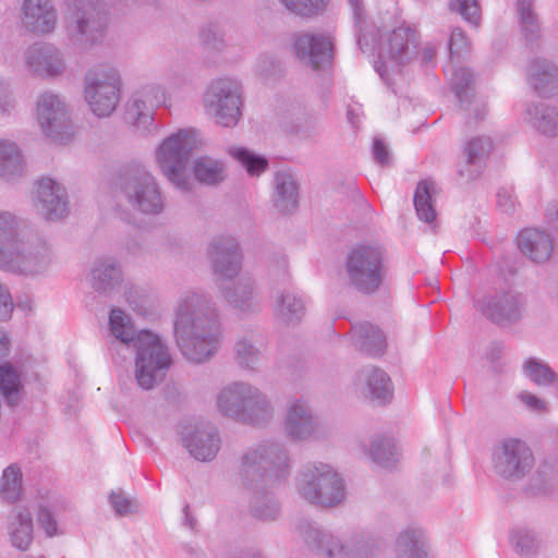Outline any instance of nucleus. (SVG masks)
Segmentation results:
<instances>
[{"label": "nucleus", "mask_w": 558, "mask_h": 558, "mask_svg": "<svg viewBox=\"0 0 558 558\" xmlns=\"http://www.w3.org/2000/svg\"><path fill=\"white\" fill-rule=\"evenodd\" d=\"M291 463L283 445L265 441L247 448L236 465L238 482L251 496L250 511L263 521L276 520L278 502L267 493L290 474Z\"/></svg>", "instance_id": "1"}, {"label": "nucleus", "mask_w": 558, "mask_h": 558, "mask_svg": "<svg viewBox=\"0 0 558 558\" xmlns=\"http://www.w3.org/2000/svg\"><path fill=\"white\" fill-rule=\"evenodd\" d=\"M173 333L182 354L192 362L203 363L217 353L220 319L207 294L194 290L180 294L174 306Z\"/></svg>", "instance_id": "2"}, {"label": "nucleus", "mask_w": 558, "mask_h": 558, "mask_svg": "<svg viewBox=\"0 0 558 558\" xmlns=\"http://www.w3.org/2000/svg\"><path fill=\"white\" fill-rule=\"evenodd\" d=\"M208 254L227 302L244 314L259 312L254 280L241 271L243 256L238 241L232 236L218 238L210 243Z\"/></svg>", "instance_id": "3"}, {"label": "nucleus", "mask_w": 558, "mask_h": 558, "mask_svg": "<svg viewBox=\"0 0 558 558\" xmlns=\"http://www.w3.org/2000/svg\"><path fill=\"white\" fill-rule=\"evenodd\" d=\"M216 409L221 415L248 425H265L275 416L268 396L243 380L231 381L219 389Z\"/></svg>", "instance_id": "4"}, {"label": "nucleus", "mask_w": 558, "mask_h": 558, "mask_svg": "<svg viewBox=\"0 0 558 558\" xmlns=\"http://www.w3.org/2000/svg\"><path fill=\"white\" fill-rule=\"evenodd\" d=\"M64 17L71 41L89 50L105 41L108 10L101 0H64Z\"/></svg>", "instance_id": "5"}, {"label": "nucleus", "mask_w": 558, "mask_h": 558, "mask_svg": "<svg viewBox=\"0 0 558 558\" xmlns=\"http://www.w3.org/2000/svg\"><path fill=\"white\" fill-rule=\"evenodd\" d=\"M298 495L311 505L331 508L343 502L345 485L330 464L314 462L304 465L295 478Z\"/></svg>", "instance_id": "6"}, {"label": "nucleus", "mask_w": 558, "mask_h": 558, "mask_svg": "<svg viewBox=\"0 0 558 558\" xmlns=\"http://www.w3.org/2000/svg\"><path fill=\"white\" fill-rule=\"evenodd\" d=\"M22 231L0 258V269L26 277L46 272L52 262L50 244L31 226Z\"/></svg>", "instance_id": "7"}, {"label": "nucleus", "mask_w": 558, "mask_h": 558, "mask_svg": "<svg viewBox=\"0 0 558 558\" xmlns=\"http://www.w3.org/2000/svg\"><path fill=\"white\" fill-rule=\"evenodd\" d=\"M385 251L377 244H362L351 248L344 260V272L350 287L363 294H374L386 277Z\"/></svg>", "instance_id": "8"}, {"label": "nucleus", "mask_w": 558, "mask_h": 558, "mask_svg": "<svg viewBox=\"0 0 558 558\" xmlns=\"http://www.w3.org/2000/svg\"><path fill=\"white\" fill-rule=\"evenodd\" d=\"M196 146L193 130H179L166 137L156 149L155 159L161 173L179 190L193 187L186 166Z\"/></svg>", "instance_id": "9"}, {"label": "nucleus", "mask_w": 558, "mask_h": 558, "mask_svg": "<svg viewBox=\"0 0 558 558\" xmlns=\"http://www.w3.org/2000/svg\"><path fill=\"white\" fill-rule=\"evenodd\" d=\"M134 349L136 383L149 390L163 379L171 366L169 349L157 333L149 330L136 333Z\"/></svg>", "instance_id": "10"}, {"label": "nucleus", "mask_w": 558, "mask_h": 558, "mask_svg": "<svg viewBox=\"0 0 558 558\" xmlns=\"http://www.w3.org/2000/svg\"><path fill=\"white\" fill-rule=\"evenodd\" d=\"M122 89L119 69L109 63L90 68L84 75V97L92 112L106 118L117 109Z\"/></svg>", "instance_id": "11"}, {"label": "nucleus", "mask_w": 558, "mask_h": 558, "mask_svg": "<svg viewBox=\"0 0 558 558\" xmlns=\"http://www.w3.org/2000/svg\"><path fill=\"white\" fill-rule=\"evenodd\" d=\"M295 533L308 547L325 554L330 558H363L372 553L375 545L371 544L363 536L342 542L340 537L331 532L320 530L315 522L301 519L295 524Z\"/></svg>", "instance_id": "12"}, {"label": "nucleus", "mask_w": 558, "mask_h": 558, "mask_svg": "<svg viewBox=\"0 0 558 558\" xmlns=\"http://www.w3.org/2000/svg\"><path fill=\"white\" fill-rule=\"evenodd\" d=\"M204 109L223 128L235 126L242 116V87L231 77L213 80L203 97Z\"/></svg>", "instance_id": "13"}, {"label": "nucleus", "mask_w": 558, "mask_h": 558, "mask_svg": "<svg viewBox=\"0 0 558 558\" xmlns=\"http://www.w3.org/2000/svg\"><path fill=\"white\" fill-rule=\"evenodd\" d=\"M418 33L410 25H401L391 31L380 44L379 60L374 68L380 77L389 80V71H399L417 57Z\"/></svg>", "instance_id": "14"}, {"label": "nucleus", "mask_w": 558, "mask_h": 558, "mask_svg": "<svg viewBox=\"0 0 558 558\" xmlns=\"http://www.w3.org/2000/svg\"><path fill=\"white\" fill-rule=\"evenodd\" d=\"M121 195L135 214L155 217L166 208V198L156 178L147 171H138L124 179Z\"/></svg>", "instance_id": "15"}, {"label": "nucleus", "mask_w": 558, "mask_h": 558, "mask_svg": "<svg viewBox=\"0 0 558 558\" xmlns=\"http://www.w3.org/2000/svg\"><path fill=\"white\" fill-rule=\"evenodd\" d=\"M36 121L54 142L66 144L74 135L69 105L62 95L52 90H45L37 97Z\"/></svg>", "instance_id": "16"}, {"label": "nucleus", "mask_w": 558, "mask_h": 558, "mask_svg": "<svg viewBox=\"0 0 558 558\" xmlns=\"http://www.w3.org/2000/svg\"><path fill=\"white\" fill-rule=\"evenodd\" d=\"M169 95L165 85L150 82L137 88L125 106L124 121L138 129L147 130L153 123L155 109L166 106Z\"/></svg>", "instance_id": "17"}, {"label": "nucleus", "mask_w": 558, "mask_h": 558, "mask_svg": "<svg viewBox=\"0 0 558 558\" xmlns=\"http://www.w3.org/2000/svg\"><path fill=\"white\" fill-rule=\"evenodd\" d=\"M493 465L500 476L519 480L532 470L534 457L525 441L509 437L496 445L493 452Z\"/></svg>", "instance_id": "18"}, {"label": "nucleus", "mask_w": 558, "mask_h": 558, "mask_svg": "<svg viewBox=\"0 0 558 558\" xmlns=\"http://www.w3.org/2000/svg\"><path fill=\"white\" fill-rule=\"evenodd\" d=\"M25 69L39 78H58L66 72L62 51L48 43H35L23 53Z\"/></svg>", "instance_id": "19"}, {"label": "nucleus", "mask_w": 558, "mask_h": 558, "mask_svg": "<svg viewBox=\"0 0 558 558\" xmlns=\"http://www.w3.org/2000/svg\"><path fill=\"white\" fill-rule=\"evenodd\" d=\"M477 310L495 324L507 325L523 317L524 300L513 292L484 295L475 302Z\"/></svg>", "instance_id": "20"}, {"label": "nucleus", "mask_w": 558, "mask_h": 558, "mask_svg": "<svg viewBox=\"0 0 558 558\" xmlns=\"http://www.w3.org/2000/svg\"><path fill=\"white\" fill-rule=\"evenodd\" d=\"M282 428L284 435L294 441L310 439L317 429V422L310 401L303 397L293 398L286 407Z\"/></svg>", "instance_id": "21"}, {"label": "nucleus", "mask_w": 558, "mask_h": 558, "mask_svg": "<svg viewBox=\"0 0 558 558\" xmlns=\"http://www.w3.org/2000/svg\"><path fill=\"white\" fill-rule=\"evenodd\" d=\"M33 204L47 220L62 219L69 213L65 189L49 178L37 182L33 192Z\"/></svg>", "instance_id": "22"}, {"label": "nucleus", "mask_w": 558, "mask_h": 558, "mask_svg": "<svg viewBox=\"0 0 558 558\" xmlns=\"http://www.w3.org/2000/svg\"><path fill=\"white\" fill-rule=\"evenodd\" d=\"M182 446L195 459L208 462L215 459L220 449V437L209 425H187L180 432Z\"/></svg>", "instance_id": "23"}, {"label": "nucleus", "mask_w": 558, "mask_h": 558, "mask_svg": "<svg viewBox=\"0 0 558 558\" xmlns=\"http://www.w3.org/2000/svg\"><path fill=\"white\" fill-rule=\"evenodd\" d=\"M20 20L27 32L47 35L57 27L58 10L53 0H22Z\"/></svg>", "instance_id": "24"}, {"label": "nucleus", "mask_w": 558, "mask_h": 558, "mask_svg": "<svg viewBox=\"0 0 558 558\" xmlns=\"http://www.w3.org/2000/svg\"><path fill=\"white\" fill-rule=\"evenodd\" d=\"M354 388L363 398L378 403L389 401L393 392L388 374L373 365L364 366L356 373Z\"/></svg>", "instance_id": "25"}, {"label": "nucleus", "mask_w": 558, "mask_h": 558, "mask_svg": "<svg viewBox=\"0 0 558 558\" xmlns=\"http://www.w3.org/2000/svg\"><path fill=\"white\" fill-rule=\"evenodd\" d=\"M474 84V75L468 68L451 69L450 85L461 109L473 114L474 119L480 120L484 118L487 110L485 101L475 97Z\"/></svg>", "instance_id": "26"}, {"label": "nucleus", "mask_w": 558, "mask_h": 558, "mask_svg": "<svg viewBox=\"0 0 558 558\" xmlns=\"http://www.w3.org/2000/svg\"><path fill=\"white\" fill-rule=\"evenodd\" d=\"M395 558H434L427 531L417 523L405 525L395 539Z\"/></svg>", "instance_id": "27"}, {"label": "nucleus", "mask_w": 558, "mask_h": 558, "mask_svg": "<svg viewBox=\"0 0 558 558\" xmlns=\"http://www.w3.org/2000/svg\"><path fill=\"white\" fill-rule=\"evenodd\" d=\"M294 49L298 58L313 69L328 64L332 58V43L320 34H301L296 37Z\"/></svg>", "instance_id": "28"}, {"label": "nucleus", "mask_w": 558, "mask_h": 558, "mask_svg": "<svg viewBox=\"0 0 558 558\" xmlns=\"http://www.w3.org/2000/svg\"><path fill=\"white\" fill-rule=\"evenodd\" d=\"M518 247L521 253L534 263L547 262L554 252L553 236L545 230L527 228L522 230L518 238Z\"/></svg>", "instance_id": "29"}, {"label": "nucleus", "mask_w": 558, "mask_h": 558, "mask_svg": "<svg viewBox=\"0 0 558 558\" xmlns=\"http://www.w3.org/2000/svg\"><path fill=\"white\" fill-rule=\"evenodd\" d=\"M265 349V339L260 333L246 332L234 343V361L240 368L255 372L262 364Z\"/></svg>", "instance_id": "30"}, {"label": "nucleus", "mask_w": 558, "mask_h": 558, "mask_svg": "<svg viewBox=\"0 0 558 558\" xmlns=\"http://www.w3.org/2000/svg\"><path fill=\"white\" fill-rule=\"evenodd\" d=\"M523 120L545 136H558V105L531 102L524 110Z\"/></svg>", "instance_id": "31"}, {"label": "nucleus", "mask_w": 558, "mask_h": 558, "mask_svg": "<svg viewBox=\"0 0 558 558\" xmlns=\"http://www.w3.org/2000/svg\"><path fill=\"white\" fill-rule=\"evenodd\" d=\"M527 83L539 96L555 93L558 90V66L544 59L532 61L527 70Z\"/></svg>", "instance_id": "32"}, {"label": "nucleus", "mask_w": 558, "mask_h": 558, "mask_svg": "<svg viewBox=\"0 0 558 558\" xmlns=\"http://www.w3.org/2000/svg\"><path fill=\"white\" fill-rule=\"evenodd\" d=\"M122 279L121 266L114 257H100L92 266L90 284L98 292L112 291Z\"/></svg>", "instance_id": "33"}, {"label": "nucleus", "mask_w": 558, "mask_h": 558, "mask_svg": "<svg viewBox=\"0 0 558 558\" xmlns=\"http://www.w3.org/2000/svg\"><path fill=\"white\" fill-rule=\"evenodd\" d=\"M492 143L487 137H474L464 148V160L458 166V174L465 181L474 180L481 172L482 161L489 153Z\"/></svg>", "instance_id": "34"}, {"label": "nucleus", "mask_w": 558, "mask_h": 558, "mask_svg": "<svg viewBox=\"0 0 558 558\" xmlns=\"http://www.w3.org/2000/svg\"><path fill=\"white\" fill-rule=\"evenodd\" d=\"M10 351V339L7 332L0 328V360ZM21 388L20 374L10 364L0 365V392L9 404H14L19 399Z\"/></svg>", "instance_id": "35"}, {"label": "nucleus", "mask_w": 558, "mask_h": 558, "mask_svg": "<svg viewBox=\"0 0 558 558\" xmlns=\"http://www.w3.org/2000/svg\"><path fill=\"white\" fill-rule=\"evenodd\" d=\"M25 158L21 147L12 140H0V177L14 181L23 175Z\"/></svg>", "instance_id": "36"}, {"label": "nucleus", "mask_w": 558, "mask_h": 558, "mask_svg": "<svg viewBox=\"0 0 558 558\" xmlns=\"http://www.w3.org/2000/svg\"><path fill=\"white\" fill-rule=\"evenodd\" d=\"M8 533L13 547L27 550L33 542V519L26 508H15L8 521Z\"/></svg>", "instance_id": "37"}, {"label": "nucleus", "mask_w": 558, "mask_h": 558, "mask_svg": "<svg viewBox=\"0 0 558 558\" xmlns=\"http://www.w3.org/2000/svg\"><path fill=\"white\" fill-rule=\"evenodd\" d=\"M193 174L199 183L215 186L226 180L227 166L211 156H198L193 161Z\"/></svg>", "instance_id": "38"}, {"label": "nucleus", "mask_w": 558, "mask_h": 558, "mask_svg": "<svg viewBox=\"0 0 558 558\" xmlns=\"http://www.w3.org/2000/svg\"><path fill=\"white\" fill-rule=\"evenodd\" d=\"M274 205L282 214L292 213L298 206V189L293 177L279 172L275 177Z\"/></svg>", "instance_id": "39"}, {"label": "nucleus", "mask_w": 558, "mask_h": 558, "mask_svg": "<svg viewBox=\"0 0 558 558\" xmlns=\"http://www.w3.org/2000/svg\"><path fill=\"white\" fill-rule=\"evenodd\" d=\"M355 345L369 355H380L386 348V337L376 326L364 323L353 328Z\"/></svg>", "instance_id": "40"}, {"label": "nucleus", "mask_w": 558, "mask_h": 558, "mask_svg": "<svg viewBox=\"0 0 558 558\" xmlns=\"http://www.w3.org/2000/svg\"><path fill=\"white\" fill-rule=\"evenodd\" d=\"M435 195L436 185L433 181L423 180L417 184L414 194V206L418 219L426 223H432L436 219Z\"/></svg>", "instance_id": "41"}, {"label": "nucleus", "mask_w": 558, "mask_h": 558, "mask_svg": "<svg viewBox=\"0 0 558 558\" xmlns=\"http://www.w3.org/2000/svg\"><path fill=\"white\" fill-rule=\"evenodd\" d=\"M28 226L27 222L14 214L0 210V258L24 232L22 229H27Z\"/></svg>", "instance_id": "42"}, {"label": "nucleus", "mask_w": 558, "mask_h": 558, "mask_svg": "<svg viewBox=\"0 0 558 558\" xmlns=\"http://www.w3.org/2000/svg\"><path fill=\"white\" fill-rule=\"evenodd\" d=\"M275 313L287 324L299 322L305 313L301 298L291 291L282 292L276 300Z\"/></svg>", "instance_id": "43"}, {"label": "nucleus", "mask_w": 558, "mask_h": 558, "mask_svg": "<svg viewBox=\"0 0 558 558\" xmlns=\"http://www.w3.org/2000/svg\"><path fill=\"white\" fill-rule=\"evenodd\" d=\"M109 330L111 336L122 345L135 342V329L131 317L120 308H113L109 314Z\"/></svg>", "instance_id": "44"}, {"label": "nucleus", "mask_w": 558, "mask_h": 558, "mask_svg": "<svg viewBox=\"0 0 558 558\" xmlns=\"http://www.w3.org/2000/svg\"><path fill=\"white\" fill-rule=\"evenodd\" d=\"M368 456L380 468H392L398 461V453L391 439L376 436L371 440Z\"/></svg>", "instance_id": "45"}, {"label": "nucleus", "mask_w": 558, "mask_h": 558, "mask_svg": "<svg viewBox=\"0 0 558 558\" xmlns=\"http://www.w3.org/2000/svg\"><path fill=\"white\" fill-rule=\"evenodd\" d=\"M22 493V472L16 464L7 466L0 480V499L12 504L19 500Z\"/></svg>", "instance_id": "46"}, {"label": "nucleus", "mask_w": 558, "mask_h": 558, "mask_svg": "<svg viewBox=\"0 0 558 558\" xmlns=\"http://www.w3.org/2000/svg\"><path fill=\"white\" fill-rule=\"evenodd\" d=\"M229 155L234 158L251 177H258L268 168V160L244 147H230Z\"/></svg>", "instance_id": "47"}, {"label": "nucleus", "mask_w": 558, "mask_h": 558, "mask_svg": "<svg viewBox=\"0 0 558 558\" xmlns=\"http://www.w3.org/2000/svg\"><path fill=\"white\" fill-rule=\"evenodd\" d=\"M523 374L537 386H549L555 380V373L542 360L529 357L524 361Z\"/></svg>", "instance_id": "48"}, {"label": "nucleus", "mask_w": 558, "mask_h": 558, "mask_svg": "<svg viewBox=\"0 0 558 558\" xmlns=\"http://www.w3.org/2000/svg\"><path fill=\"white\" fill-rule=\"evenodd\" d=\"M199 41L203 49L209 54L221 53L228 47L223 32L215 24H208L201 28Z\"/></svg>", "instance_id": "49"}, {"label": "nucleus", "mask_w": 558, "mask_h": 558, "mask_svg": "<svg viewBox=\"0 0 558 558\" xmlns=\"http://www.w3.org/2000/svg\"><path fill=\"white\" fill-rule=\"evenodd\" d=\"M534 0H518L517 11L519 14L520 25L525 37L533 39L539 32L537 15L533 10Z\"/></svg>", "instance_id": "50"}, {"label": "nucleus", "mask_w": 558, "mask_h": 558, "mask_svg": "<svg viewBox=\"0 0 558 558\" xmlns=\"http://www.w3.org/2000/svg\"><path fill=\"white\" fill-rule=\"evenodd\" d=\"M449 7L451 11L458 12L471 25H480L481 8L478 0H451Z\"/></svg>", "instance_id": "51"}, {"label": "nucleus", "mask_w": 558, "mask_h": 558, "mask_svg": "<svg viewBox=\"0 0 558 558\" xmlns=\"http://www.w3.org/2000/svg\"><path fill=\"white\" fill-rule=\"evenodd\" d=\"M510 543L520 555H531L538 547L535 534L529 530L514 531L510 536Z\"/></svg>", "instance_id": "52"}, {"label": "nucleus", "mask_w": 558, "mask_h": 558, "mask_svg": "<svg viewBox=\"0 0 558 558\" xmlns=\"http://www.w3.org/2000/svg\"><path fill=\"white\" fill-rule=\"evenodd\" d=\"M290 11L302 16H310L323 9L325 0H280Z\"/></svg>", "instance_id": "53"}, {"label": "nucleus", "mask_w": 558, "mask_h": 558, "mask_svg": "<svg viewBox=\"0 0 558 558\" xmlns=\"http://www.w3.org/2000/svg\"><path fill=\"white\" fill-rule=\"evenodd\" d=\"M517 400L530 412L537 415L545 414L549 411L548 402L526 390L520 391L517 395Z\"/></svg>", "instance_id": "54"}, {"label": "nucleus", "mask_w": 558, "mask_h": 558, "mask_svg": "<svg viewBox=\"0 0 558 558\" xmlns=\"http://www.w3.org/2000/svg\"><path fill=\"white\" fill-rule=\"evenodd\" d=\"M469 48V40L464 32L460 28H454L449 38V52L450 60L453 62L454 58H459L460 54Z\"/></svg>", "instance_id": "55"}, {"label": "nucleus", "mask_w": 558, "mask_h": 558, "mask_svg": "<svg viewBox=\"0 0 558 558\" xmlns=\"http://www.w3.org/2000/svg\"><path fill=\"white\" fill-rule=\"evenodd\" d=\"M497 206L505 214H513L517 201L511 187H501L497 192Z\"/></svg>", "instance_id": "56"}, {"label": "nucleus", "mask_w": 558, "mask_h": 558, "mask_svg": "<svg viewBox=\"0 0 558 558\" xmlns=\"http://www.w3.org/2000/svg\"><path fill=\"white\" fill-rule=\"evenodd\" d=\"M109 501L117 514L123 515L133 512L134 504L123 493H112Z\"/></svg>", "instance_id": "57"}, {"label": "nucleus", "mask_w": 558, "mask_h": 558, "mask_svg": "<svg viewBox=\"0 0 558 558\" xmlns=\"http://www.w3.org/2000/svg\"><path fill=\"white\" fill-rule=\"evenodd\" d=\"M37 521L39 526L45 531L47 536L52 537L57 534V522L52 513L46 507L41 506L39 508Z\"/></svg>", "instance_id": "58"}, {"label": "nucleus", "mask_w": 558, "mask_h": 558, "mask_svg": "<svg viewBox=\"0 0 558 558\" xmlns=\"http://www.w3.org/2000/svg\"><path fill=\"white\" fill-rule=\"evenodd\" d=\"M14 310V303L9 289L0 282V320L11 318Z\"/></svg>", "instance_id": "59"}, {"label": "nucleus", "mask_w": 558, "mask_h": 558, "mask_svg": "<svg viewBox=\"0 0 558 558\" xmlns=\"http://www.w3.org/2000/svg\"><path fill=\"white\" fill-rule=\"evenodd\" d=\"M15 108L14 97L8 86L0 84V118L11 114Z\"/></svg>", "instance_id": "60"}, {"label": "nucleus", "mask_w": 558, "mask_h": 558, "mask_svg": "<svg viewBox=\"0 0 558 558\" xmlns=\"http://www.w3.org/2000/svg\"><path fill=\"white\" fill-rule=\"evenodd\" d=\"M373 155L374 159L381 166L390 163L389 150L384 141L379 137H375L373 141Z\"/></svg>", "instance_id": "61"}, {"label": "nucleus", "mask_w": 558, "mask_h": 558, "mask_svg": "<svg viewBox=\"0 0 558 558\" xmlns=\"http://www.w3.org/2000/svg\"><path fill=\"white\" fill-rule=\"evenodd\" d=\"M544 220L548 228L558 233V201L547 205L544 214Z\"/></svg>", "instance_id": "62"}, {"label": "nucleus", "mask_w": 558, "mask_h": 558, "mask_svg": "<svg viewBox=\"0 0 558 558\" xmlns=\"http://www.w3.org/2000/svg\"><path fill=\"white\" fill-rule=\"evenodd\" d=\"M192 83V75L186 70L174 71L170 76V85L173 87H183Z\"/></svg>", "instance_id": "63"}, {"label": "nucleus", "mask_w": 558, "mask_h": 558, "mask_svg": "<svg viewBox=\"0 0 558 558\" xmlns=\"http://www.w3.org/2000/svg\"><path fill=\"white\" fill-rule=\"evenodd\" d=\"M436 54V48L432 44H426L422 50V58L425 63L430 62Z\"/></svg>", "instance_id": "64"}]
</instances>
